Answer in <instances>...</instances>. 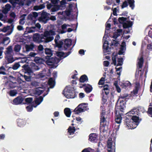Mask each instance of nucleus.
<instances>
[{
  "instance_id": "obj_1",
  "label": "nucleus",
  "mask_w": 152,
  "mask_h": 152,
  "mask_svg": "<svg viewBox=\"0 0 152 152\" xmlns=\"http://www.w3.org/2000/svg\"><path fill=\"white\" fill-rule=\"evenodd\" d=\"M100 109L101 111L100 118V125H102L101 129L103 130V132H104L106 131L105 128L106 127L107 128L109 124L110 114L106 111V107L104 105L101 106Z\"/></svg>"
},
{
  "instance_id": "obj_2",
  "label": "nucleus",
  "mask_w": 152,
  "mask_h": 152,
  "mask_svg": "<svg viewBox=\"0 0 152 152\" xmlns=\"http://www.w3.org/2000/svg\"><path fill=\"white\" fill-rule=\"evenodd\" d=\"M53 50L50 48H46L44 49V56H45L47 60L45 63L48 65L53 66L56 63V58L51 57L53 55Z\"/></svg>"
},
{
  "instance_id": "obj_3",
  "label": "nucleus",
  "mask_w": 152,
  "mask_h": 152,
  "mask_svg": "<svg viewBox=\"0 0 152 152\" xmlns=\"http://www.w3.org/2000/svg\"><path fill=\"white\" fill-rule=\"evenodd\" d=\"M60 2V0H51V3H50L48 1L46 2L47 5H46L47 8L48 10L50 9V12H56L60 9L61 6L57 5L58 2Z\"/></svg>"
},
{
  "instance_id": "obj_4",
  "label": "nucleus",
  "mask_w": 152,
  "mask_h": 152,
  "mask_svg": "<svg viewBox=\"0 0 152 152\" xmlns=\"http://www.w3.org/2000/svg\"><path fill=\"white\" fill-rule=\"evenodd\" d=\"M140 110L137 108H134L130 111L126 113V116L124 121V126L126 127L129 125L130 124V122H132V120L130 117H129L130 114L135 115H138L140 113Z\"/></svg>"
},
{
  "instance_id": "obj_5",
  "label": "nucleus",
  "mask_w": 152,
  "mask_h": 152,
  "mask_svg": "<svg viewBox=\"0 0 152 152\" xmlns=\"http://www.w3.org/2000/svg\"><path fill=\"white\" fill-rule=\"evenodd\" d=\"M74 87L70 86H66L63 91L64 95L67 98H74L77 96V94L75 91Z\"/></svg>"
},
{
  "instance_id": "obj_6",
  "label": "nucleus",
  "mask_w": 152,
  "mask_h": 152,
  "mask_svg": "<svg viewBox=\"0 0 152 152\" xmlns=\"http://www.w3.org/2000/svg\"><path fill=\"white\" fill-rule=\"evenodd\" d=\"M127 18L124 17H119L118 18V21L120 23L123 24L124 28H127L131 27L133 24V22L126 21Z\"/></svg>"
},
{
  "instance_id": "obj_7",
  "label": "nucleus",
  "mask_w": 152,
  "mask_h": 152,
  "mask_svg": "<svg viewBox=\"0 0 152 152\" xmlns=\"http://www.w3.org/2000/svg\"><path fill=\"white\" fill-rule=\"evenodd\" d=\"M115 121L118 124H120L121 122V121L122 118V116L124 115V112L119 111L117 114V111H115Z\"/></svg>"
},
{
  "instance_id": "obj_8",
  "label": "nucleus",
  "mask_w": 152,
  "mask_h": 152,
  "mask_svg": "<svg viewBox=\"0 0 152 152\" xmlns=\"http://www.w3.org/2000/svg\"><path fill=\"white\" fill-rule=\"evenodd\" d=\"M84 103H82L79 104L74 110V111L75 113L78 114L80 113L85 111V107L84 106Z\"/></svg>"
},
{
  "instance_id": "obj_9",
  "label": "nucleus",
  "mask_w": 152,
  "mask_h": 152,
  "mask_svg": "<svg viewBox=\"0 0 152 152\" xmlns=\"http://www.w3.org/2000/svg\"><path fill=\"white\" fill-rule=\"evenodd\" d=\"M43 34L40 35L39 33L34 34L33 35V41L35 42L40 43L42 42V38L43 37Z\"/></svg>"
},
{
  "instance_id": "obj_10",
  "label": "nucleus",
  "mask_w": 152,
  "mask_h": 152,
  "mask_svg": "<svg viewBox=\"0 0 152 152\" xmlns=\"http://www.w3.org/2000/svg\"><path fill=\"white\" fill-rule=\"evenodd\" d=\"M83 86L85 87L84 88V90L87 93H90L93 89L92 86L88 84H84L82 86H80L79 87L81 88Z\"/></svg>"
},
{
  "instance_id": "obj_11",
  "label": "nucleus",
  "mask_w": 152,
  "mask_h": 152,
  "mask_svg": "<svg viewBox=\"0 0 152 152\" xmlns=\"http://www.w3.org/2000/svg\"><path fill=\"white\" fill-rule=\"evenodd\" d=\"M48 14L50 15L49 13L46 12L42 13L40 20L45 23H46L49 20V17L48 16Z\"/></svg>"
},
{
  "instance_id": "obj_12",
  "label": "nucleus",
  "mask_w": 152,
  "mask_h": 152,
  "mask_svg": "<svg viewBox=\"0 0 152 152\" xmlns=\"http://www.w3.org/2000/svg\"><path fill=\"white\" fill-rule=\"evenodd\" d=\"M24 98L21 96H18L13 100V102L15 105H18L22 103Z\"/></svg>"
},
{
  "instance_id": "obj_13",
  "label": "nucleus",
  "mask_w": 152,
  "mask_h": 152,
  "mask_svg": "<svg viewBox=\"0 0 152 152\" xmlns=\"http://www.w3.org/2000/svg\"><path fill=\"white\" fill-rule=\"evenodd\" d=\"M11 5L9 4H7L5 5V7H2V12L5 15H6L8 13L11 9Z\"/></svg>"
},
{
  "instance_id": "obj_14",
  "label": "nucleus",
  "mask_w": 152,
  "mask_h": 152,
  "mask_svg": "<svg viewBox=\"0 0 152 152\" xmlns=\"http://www.w3.org/2000/svg\"><path fill=\"white\" fill-rule=\"evenodd\" d=\"M13 52L12 46L11 45L9 46L4 52V54L7 57H10L12 55V53Z\"/></svg>"
},
{
  "instance_id": "obj_15",
  "label": "nucleus",
  "mask_w": 152,
  "mask_h": 152,
  "mask_svg": "<svg viewBox=\"0 0 152 152\" xmlns=\"http://www.w3.org/2000/svg\"><path fill=\"white\" fill-rule=\"evenodd\" d=\"M72 43V41L71 39H66L64 41V50H67V48H69L71 45Z\"/></svg>"
},
{
  "instance_id": "obj_16",
  "label": "nucleus",
  "mask_w": 152,
  "mask_h": 152,
  "mask_svg": "<svg viewBox=\"0 0 152 152\" xmlns=\"http://www.w3.org/2000/svg\"><path fill=\"white\" fill-rule=\"evenodd\" d=\"M125 101L123 100H120V105L119 106H118L117 108L119 110H118L119 111L124 112V107L125 106L124 104V103H126Z\"/></svg>"
},
{
  "instance_id": "obj_17",
  "label": "nucleus",
  "mask_w": 152,
  "mask_h": 152,
  "mask_svg": "<svg viewBox=\"0 0 152 152\" xmlns=\"http://www.w3.org/2000/svg\"><path fill=\"white\" fill-rule=\"evenodd\" d=\"M21 77L24 78L25 80V81L23 80L22 78H20V80L22 81L23 83H25L26 81L27 82H31V75H21Z\"/></svg>"
},
{
  "instance_id": "obj_18",
  "label": "nucleus",
  "mask_w": 152,
  "mask_h": 152,
  "mask_svg": "<svg viewBox=\"0 0 152 152\" xmlns=\"http://www.w3.org/2000/svg\"><path fill=\"white\" fill-rule=\"evenodd\" d=\"M108 45L107 41H105L103 46V51L104 53L109 52L110 51L111 48H109Z\"/></svg>"
},
{
  "instance_id": "obj_19",
  "label": "nucleus",
  "mask_w": 152,
  "mask_h": 152,
  "mask_svg": "<svg viewBox=\"0 0 152 152\" xmlns=\"http://www.w3.org/2000/svg\"><path fill=\"white\" fill-rule=\"evenodd\" d=\"M44 34H43V37L42 38V42L48 43L50 42L53 40L54 39V37L53 36H47L45 37Z\"/></svg>"
},
{
  "instance_id": "obj_20",
  "label": "nucleus",
  "mask_w": 152,
  "mask_h": 152,
  "mask_svg": "<svg viewBox=\"0 0 152 152\" xmlns=\"http://www.w3.org/2000/svg\"><path fill=\"white\" fill-rule=\"evenodd\" d=\"M18 125L20 127H23L26 124V120L23 119L18 118L17 120Z\"/></svg>"
},
{
  "instance_id": "obj_21",
  "label": "nucleus",
  "mask_w": 152,
  "mask_h": 152,
  "mask_svg": "<svg viewBox=\"0 0 152 152\" xmlns=\"http://www.w3.org/2000/svg\"><path fill=\"white\" fill-rule=\"evenodd\" d=\"M44 48L43 45L40 44L38 47L37 52L41 56H44Z\"/></svg>"
},
{
  "instance_id": "obj_22",
  "label": "nucleus",
  "mask_w": 152,
  "mask_h": 152,
  "mask_svg": "<svg viewBox=\"0 0 152 152\" xmlns=\"http://www.w3.org/2000/svg\"><path fill=\"white\" fill-rule=\"evenodd\" d=\"M132 114H130L129 117H130L134 123H139L140 121L139 117L136 115H132Z\"/></svg>"
},
{
  "instance_id": "obj_23",
  "label": "nucleus",
  "mask_w": 152,
  "mask_h": 152,
  "mask_svg": "<svg viewBox=\"0 0 152 152\" xmlns=\"http://www.w3.org/2000/svg\"><path fill=\"white\" fill-rule=\"evenodd\" d=\"M97 135L96 133H91L89 135V140L91 142H96L97 140Z\"/></svg>"
},
{
  "instance_id": "obj_24",
  "label": "nucleus",
  "mask_w": 152,
  "mask_h": 152,
  "mask_svg": "<svg viewBox=\"0 0 152 152\" xmlns=\"http://www.w3.org/2000/svg\"><path fill=\"white\" fill-rule=\"evenodd\" d=\"M44 34V36L45 37H47L50 36H53L55 35L56 33L55 31H53L52 30H50L49 31H45Z\"/></svg>"
},
{
  "instance_id": "obj_25",
  "label": "nucleus",
  "mask_w": 152,
  "mask_h": 152,
  "mask_svg": "<svg viewBox=\"0 0 152 152\" xmlns=\"http://www.w3.org/2000/svg\"><path fill=\"white\" fill-rule=\"evenodd\" d=\"M34 47V45L33 44H31L29 45L27 44L26 45L25 48L26 51L28 52L33 50Z\"/></svg>"
},
{
  "instance_id": "obj_26",
  "label": "nucleus",
  "mask_w": 152,
  "mask_h": 152,
  "mask_svg": "<svg viewBox=\"0 0 152 152\" xmlns=\"http://www.w3.org/2000/svg\"><path fill=\"white\" fill-rule=\"evenodd\" d=\"M10 42V38L8 37H6L3 38L1 43L4 45H7Z\"/></svg>"
},
{
  "instance_id": "obj_27",
  "label": "nucleus",
  "mask_w": 152,
  "mask_h": 152,
  "mask_svg": "<svg viewBox=\"0 0 152 152\" xmlns=\"http://www.w3.org/2000/svg\"><path fill=\"white\" fill-rule=\"evenodd\" d=\"M128 96V94H121L120 96V99H122L123 100L125 101V102H126L129 99V98H127V97Z\"/></svg>"
},
{
  "instance_id": "obj_28",
  "label": "nucleus",
  "mask_w": 152,
  "mask_h": 152,
  "mask_svg": "<svg viewBox=\"0 0 152 152\" xmlns=\"http://www.w3.org/2000/svg\"><path fill=\"white\" fill-rule=\"evenodd\" d=\"M65 114L68 117H69L71 113L70 109L69 108H66L64 110Z\"/></svg>"
},
{
  "instance_id": "obj_29",
  "label": "nucleus",
  "mask_w": 152,
  "mask_h": 152,
  "mask_svg": "<svg viewBox=\"0 0 152 152\" xmlns=\"http://www.w3.org/2000/svg\"><path fill=\"white\" fill-rule=\"evenodd\" d=\"M103 89L104 91V93L106 95H107L109 93L110 88L108 84H105L103 86Z\"/></svg>"
},
{
  "instance_id": "obj_30",
  "label": "nucleus",
  "mask_w": 152,
  "mask_h": 152,
  "mask_svg": "<svg viewBox=\"0 0 152 152\" xmlns=\"http://www.w3.org/2000/svg\"><path fill=\"white\" fill-rule=\"evenodd\" d=\"M88 77L86 75H82L79 80L80 82L81 83H84L86 81H88Z\"/></svg>"
},
{
  "instance_id": "obj_31",
  "label": "nucleus",
  "mask_w": 152,
  "mask_h": 152,
  "mask_svg": "<svg viewBox=\"0 0 152 152\" xmlns=\"http://www.w3.org/2000/svg\"><path fill=\"white\" fill-rule=\"evenodd\" d=\"M67 130L68 132L70 135L74 134L76 131L75 127L71 126H69Z\"/></svg>"
},
{
  "instance_id": "obj_32",
  "label": "nucleus",
  "mask_w": 152,
  "mask_h": 152,
  "mask_svg": "<svg viewBox=\"0 0 152 152\" xmlns=\"http://www.w3.org/2000/svg\"><path fill=\"white\" fill-rule=\"evenodd\" d=\"M137 126V124L132 121V122H130V124H129V125L126 128L128 129H132L136 128Z\"/></svg>"
},
{
  "instance_id": "obj_33",
  "label": "nucleus",
  "mask_w": 152,
  "mask_h": 152,
  "mask_svg": "<svg viewBox=\"0 0 152 152\" xmlns=\"http://www.w3.org/2000/svg\"><path fill=\"white\" fill-rule=\"evenodd\" d=\"M140 87V84L137 83L135 84V88L133 91V93L134 95L138 94Z\"/></svg>"
},
{
  "instance_id": "obj_34",
  "label": "nucleus",
  "mask_w": 152,
  "mask_h": 152,
  "mask_svg": "<svg viewBox=\"0 0 152 152\" xmlns=\"http://www.w3.org/2000/svg\"><path fill=\"white\" fill-rule=\"evenodd\" d=\"M43 100V97L42 96H40L38 98H37L35 100V103L37 105L39 104Z\"/></svg>"
},
{
  "instance_id": "obj_35",
  "label": "nucleus",
  "mask_w": 152,
  "mask_h": 152,
  "mask_svg": "<svg viewBox=\"0 0 152 152\" xmlns=\"http://www.w3.org/2000/svg\"><path fill=\"white\" fill-rule=\"evenodd\" d=\"M130 7L132 10H133L134 7V0H127Z\"/></svg>"
},
{
  "instance_id": "obj_36",
  "label": "nucleus",
  "mask_w": 152,
  "mask_h": 152,
  "mask_svg": "<svg viewBox=\"0 0 152 152\" xmlns=\"http://www.w3.org/2000/svg\"><path fill=\"white\" fill-rule=\"evenodd\" d=\"M102 104H105L106 102H107V99L108 98V96L107 95H106L105 96L103 91V93H102Z\"/></svg>"
},
{
  "instance_id": "obj_37",
  "label": "nucleus",
  "mask_w": 152,
  "mask_h": 152,
  "mask_svg": "<svg viewBox=\"0 0 152 152\" xmlns=\"http://www.w3.org/2000/svg\"><path fill=\"white\" fill-rule=\"evenodd\" d=\"M48 84L50 88H53L54 86V81L52 78L49 79L48 80Z\"/></svg>"
},
{
  "instance_id": "obj_38",
  "label": "nucleus",
  "mask_w": 152,
  "mask_h": 152,
  "mask_svg": "<svg viewBox=\"0 0 152 152\" xmlns=\"http://www.w3.org/2000/svg\"><path fill=\"white\" fill-rule=\"evenodd\" d=\"M143 63V58L142 57H141L139 59V61L138 62V65L139 68L140 69L142 68Z\"/></svg>"
},
{
  "instance_id": "obj_39",
  "label": "nucleus",
  "mask_w": 152,
  "mask_h": 152,
  "mask_svg": "<svg viewBox=\"0 0 152 152\" xmlns=\"http://www.w3.org/2000/svg\"><path fill=\"white\" fill-rule=\"evenodd\" d=\"M56 46L58 47L59 48H61L63 44V42L62 40H60L58 42H55Z\"/></svg>"
},
{
  "instance_id": "obj_40",
  "label": "nucleus",
  "mask_w": 152,
  "mask_h": 152,
  "mask_svg": "<svg viewBox=\"0 0 152 152\" xmlns=\"http://www.w3.org/2000/svg\"><path fill=\"white\" fill-rule=\"evenodd\" d=\"M122 86L124 88L126 89L128 87H130L131 86V83L129 81H126L123 83Z\"/></svg>"
},
{
  "instance_id": "obj_41",
  "label": "nucleus",
  "mask_w": 152,
  "mask_h": 152,
  "mask_svg": "<svg viewBox=\"0 0 152 152\" xmlns=\"http://www.w3.org/2000/svg\"><path fill=\"white\" fill-rule=\"evenodd\" d=\"M7 60L8 63H11L13 62L15 60L14 59V58L12 57V55L10 57H7Z\"/></svg>"
},
{
  "instance_id": "obj_42",
  "label": "nucleus",
  "mask_w": 152,
  "mask_h": 152,
  "mask_svg": "<svg viewBox=\"0 0 152 152\" xmlns=\"http://www.w3.org/2000/svg\"><path fill=\"white\" fill-rule=\"evenodd\" d=\"M36 27L35 26H32L28 28V32L31 33L34 32L36 30Z\"/></svg>"
},
{
  "instance_id": "obj_43",
  "label": "nucleus",
  "mask_w": 152,
  "mask_h": 152,
  "mask_svg": "<svg viewBox=\"0 0 152 152\" xmlns=\"http://www.w3.org/2000/svg\"><path fill=\"white\" fill-rule=\"evenodd\" d=\"M25 73L28 75H31V74L33 73V71H32V69L30 67L27 69V70L24 71Z\"/></svg>"
},
{
  "instance_id": "obj_44",
  "label": "nucleus",
  "mask_w": 152,
  "mask_h": 152,
  "mask_svg": "<svg viewBox=\"0 0 152 152\" xmlns=\"http://www.w3.org/2000/svg\"><path fill=\"white\" fill-rule=\"evenodd\" d=\"M34 61L37 63L42 64V59L40 57H35L34 59Z\"/></svg>"
},
{
  "instance_id": "obj_45",
  "label": "nucleus",
  "mask_w": 152,
  "mask_h": 152,
  "mask_svg": "<svg viewBox=\"0 0 152 152\" xmlns=\"http://www.w3.org/2000/svg\"><path fill=\"white\" fill-rule=\"evenodd\" d=\"M20 66V65L19 63H15L12 67H10L9 69L12 68L13 70H16L18 69Z\"/></svg>"
},
{
  "instance_id": "obj_46",
  "label": "nucleus",
  "mask_w": 152,
  "mask_h": 152,
  "mask_svg": "<svg viewBox=\"0 0 152 152\" xmlns=\"http://www.w3.org/2000/svg\"><path fill=\"white\" fill-rule=\"evenodd\" d=\"M21 46L19 45H15L14 50L16 52H19L21 49Z\"/></svg>"
},
{
  "instance_id": "obj_47",
  "label": "nucleus",
  "mask_w": 152,
  "mask_h": 152,
  "mask_svg": "<svg viewBox=\"0 0 152 152\" xmlns=\"http://www.w3.org/2000/svg\"><path fill=\"white\" fill-rule=\"evenodd\" d=\"M123 58H118V64H117L116 66H121L123 64Z\"/></svg>"
},
{
  "instance_id": "obj_48",
  "label": "nucleus",
  "mask_w": 152,
  "mask_h": 152,
  "mask_svg": "<svg viewBox=\"0 0 152 152\" xmlns=\"http://www.w3.org/2000/svg\"><path fill=\"white\" fill-rule=\"evenodd\" d=\"M6 69L3 66H2L0 67V74L5 75L6 74L5 72Z\"/></svg>"
},
{
  "instance_id": "obj_49",
  "label": "nucleus",
  "mask_w": 152,
  "mask_h": 152,
  "mask_svg": "<svg viewBox=\"0 0 152 152\" xmlns=\"http://www.w3.org/2000/svg\"><path fill=\"white\" fill-rule=\"evenodd\" d=\"M36 106H34L33 105H29L26 107V109L28 112H30L32 110L34 107H35Z\"/></svg>"
},
{
  "instance_id": "obj_50",
  "label": "nucleus",
  "mask_w": 152,
  "mask_h": 152,
  "mask_svg": "<svg viewBox=\"0 0 152 152\" xmlns=\"http://www.w3.org/2000/svg\"><path fill=\"white\" fill-rule=\"evenodd\" d=\"M94 150L90 148H88L84 149L81 152H93Z\"/></svg>"
},
{
  "instance_id": "obj_51",
  "label": "nucleus",
  "mask_w": 152,
  "mask_h": 152,
  "mask_svg": "<svg viewBox=\"0 0 152 152\" xmlns=\"http://www.w3.org/2000/svg\"><path fill=\"white\" fill-rule=\"evenodd\" d=\"M105 78L104 77H102L100 79L98 83V84L100 85H103L104 83Z\"/></svg>"
},
{
  "instance_id": "obj_52",
  "label": "nucleus",
  "mask_w": 152,
  "mask_h": 152,
  "mask_svg": "<svg viewBox=\"0 0 152 152\" xmlns=\"http://www.w3.org/2000/svg\"><path fill=\"white\" fill-rule=\"evenodd\" d=\"M118 56L117 55H115L114 56L112 57V60L113 61V64L115 66L116 65V59Z\"/></svg>"
},
{
  "instance_id": "obj_53",
  "label": "nucleus",
  "mask_w": 152,
  "mask_h": 152,
  "mask_svg": "<svg viewBox=\"0 0 152 152\" xmlns=\"http://www.w3.org/2000/svg\"><path fill=\"white\" fill-rule=\"evenodd\" d=\"M112 142L111 140H108L107 142V148H110L111 149H112Z\"/></svg>"
},
{
  "instance_id": "obj_54",
  "label": "nucleus",
  "mask_w": 152,
  "mask_h": 152,
  "mask_svg": "<svg viewBox=\"0 0 152 152\" xmlns=\"http://www.w3.org/2000/svg\"><path fill=\"white\" fill-rule=\"evenodd\" d=\"M25 101L27 104L31 103L33 101V98L31 97L26 98L25 99Z\"/></svg>"
},
{
  "instance_id": "obj_55",
  "label": "nucleus",
  "mask_w": 152,
  "mask_h": 152,
  "mask_svg": "<svg viewBox=\"0 0 152 152\" xmlns=\"http://www.w3.org/2000/svg\"><path fill=\"white\" fill-rule=\"evenodd\" d=\"M147 113L150 116L152 117V107L148 108Z\"/></svg>"
},
{
  "instance_id": "obj_56",
  "label": "nucleus",
  "mask_w": 152,
  "mask_h": 152,
  "mask_svg": "<svg viewBox=\"0 0 152 152\" xmlns=\"http://www.w3.org/2000/svg\"><path fill=\"white\" fill-rule=\"evenodd\" d=\"M17 94L16 91L14 90H11L10 92V95L11 96H15Z\"/></svg>"
},
{
  "instance_id": "obj_57",
  "label": "nucleus",
  "mask_w": 152,
  "mask_h": 152,
  "mask_svg": "<svg viewBox=\"0 0 152 152\" xmlns=\"http://www.w3.org/2000/svg\"><path fill=\"white\" fill-rule=\"evenodd\" d=\"M10 26H8L7 27H4L2 29L1 31L3 32H5L10 29Z\"/></svg>"
},
{
  "instance_id": "obj_58",
  "label": "nucleus",
  "mask_w": 152,
  "mask_h": 152,
  "mask_svg": "<svg viewBox=\"0 0 152 152\" xmlns=\"http://www.w3.org/2000/svg\"><path fill=\"white\" fill-rule=\"evenodd\" d=\"M40 69L38 66H36L35 65L33 66L32 67V69L33 71H35L39 70Z\"/></svg>"
},
{
  "instance_id": "obj_59",
  "label": "nucleus",
  "mask_w": 152,
  "mask_h": 152,
  "mask_svg": "<svg viewBox=\"0 0 152 152\" xmlns=\"http://www.w3.org/2000/svg\"><path fill=\"white\" fill-rule=\"evenodd\" d=\"M15 1H17L16 4H18L20 6H23L24 5V3L22 1H20V0H15Z\"/></svg>"
},
{
  "instance_id": "obj_60",
  "label": "nucleus",
  "mask_w": 152,
  "mask_h": 152,
  "mask_svg": "<svg viewBox=\"0 0 152 152\" xmlns=\"http://www.w3.org/2000/svg\"><path fill=\"white\" fill-rule=\"evenodd\" d=\"M128 5L127 2L126 1H124L123 2L122 5L121 6V8L122 9L127 7Z\"/></svg>"
},
{
  "instance_id": "obj_61",
  "label": "nucleus",
  "mask_w": 152,
  "mask_h": 152,
  "mask_svg": "<svg viewBox=\"0 0 152 152\" xmlns=\"http://www.w3.org/2000/svg\"><path fill=\"white\" fill-rule=\"evenodd\" d=\"M120 34H119L118 33L115 32L113 34V37L115 39H116L118 37L120 36Z\"/></svg>"
},
{
  "instance_id": "obj_62",
  "label": "nucleus",
  "mask_w": 152,
  "mask_h": 152,
  "mask_svg": "<svg viewBox=\"0 0 152 152\" xmlns=\"http://www.w3.org/2000/svg\"><path fill=\"white\" fill-rule=\"evenodd\" d=\"M22 67L23 68L22 69H24L25 71H26L27 70V69H28L30 67L28 65L25 64Z\"/></svg>"
},
{
  "instance_id": "obj_63",
  "label": "nucleus",
  "mask_w": 152,
  "mask_h": 152,
  "mask_svg": "<svg viewBox=\"0 0 152 152\" xmlns=\"http://www.w3.org/2000/svg\"><path fill=\"white\" fill-rule=\"evenodd\" d=\"M147 49L149 51H152V43L149 44L147 45Z\"/></svg>"
},
{
  "instance_id": "obj_64",
  "label": "nucleus",
  "mask_w": 152,
  "mask_h": 152,
  "mask_svg": "<svg viewBox=\"0 0 152 152\" xmlns=\"http://www.w3.org/2000/svg\"><path fill=\"white\" fill-rule=\"evenodd\" d=\"M65 55V53L62 52L58 53L57 56L59 57H61Z\"/></svg>"
}]
</instances>
